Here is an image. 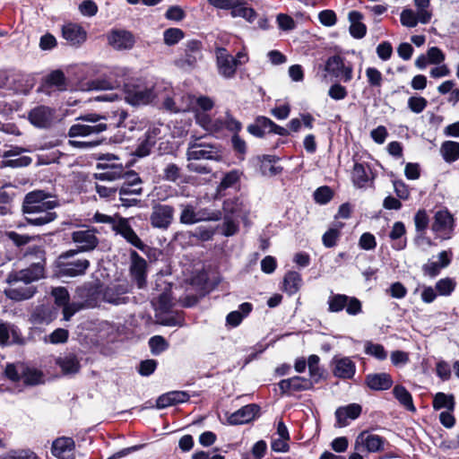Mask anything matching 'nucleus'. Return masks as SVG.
I'll use <instances>...</instances> for the list:
<instances>
[{
  "label": "nucleus",
  "instance_id": "obj_1",
  "mask_svg": "<svg viewBox=\"0 0 459 459\" xmlns=\"http://www.w3.org/2000/svg\"><path fill=\"white\" fill-rule=\"evenodd\" d=\"M28 255H35L39 261L26 269L10 273L6 279L9 286L4 290V294L13 300L31 298L36 289L30 283L44 278V251L39 246L29 247L25 253V256Z\"/></svg>",
  "mask_w": 459,
  "mask_h": 459
},
{
  "label": "nucleus",
  "instance_id": "obj_2",
  "mask_svg": "<svg viewBox=\"0 0 459 459\" xmlns=\"http://www.w3.org/2000/svg\"><path fill=\"white\" fill-rule=\"evenodd\" d=\"M223 153L221 146L207 143L202 137L192 136L187 143L186 159L188 160L187 169L199 174H209L212 169L206 165L198 164L196 161L221 160Z\"/></svg>",
  "mask_w": 459,
  "mask_h": 459
},
{
  "label": "nucleus",
  "instance_id": "obj_3",
  "mask_svg": "<svg viewBox=\"0 0 459 459\" xmlns=\"http://www.w3.org/2000/svg\"><path fill=\"white\" fill-rule=\"evenodd\" d=\"M170 90V84L164 82L150 83H126L124 86L125 100L131 106L148 105L156 99L161 100L163 91Z\"/></svg>",
  "mask_w": 459,
  "mask_h": 459
},
{
  "label": "nucleus",
  "instance_id": "obj_4",
  "mask_svg": "<svg viewBox=\"0 0 459 459\" xmlns=\"http://www.w3.org/2000/svg\"><path fill=\"white\" fill-rule=\"evenodd\" d=\"M214 101L208 96L195 97L193 99V108L195 122L198 126L210 133H217L223 129V123L221 118H214L207 112L212 109Z\"/></svg>",
  "mask_w": 459,
  "mask_h": 459
},
{
  "label": "nucleus",
  "instance_id": "obj_5",
  "mask_svg": "<svg viewBox=\"0 0 459 459\" xmlns=\"http://www.w3.org/2000/svg\"><path fill=\"white\" fill-rule=\"evenodd\" d=\"M76 254V250H69L58 256L56 266L59 276L77 277L85 274L90 267V261L86 258L75 257Z\"/></svg>",
  "mask_w": 459,
  "mask_h": 459
},
{
  "label": "nucleus",
  "instance_id": "obj_6",
  "mask_svg": "<svg viewBox=\"0 0 459 459\" xmlns=\"http://www.w3.org/2000/svg\"><path fill=\"white\" fill-rule=\"evenodd\" d=\"M76 120L82 123L74 124L69 128L68 136L71 138L99 134L107 130V124L101 122L100 115L95 113L81 116Z\"/></svg>",
  "mask_w": 459,
  "mask_h": 459
},
{
  "label": "nucleus",
  "instance_id": "obj_7",
  "mask_svg": "<svg viewBox=\"0 0 459 459\" xmlns=\"http://www.w3.org/2000/svg\"><path fill=\"white\" fill-rule=\"evenodd\" d=\"M57 202L44 191H34L26 195L22 210L25 214L37 215L39 212L54 211Z\"/></svg>",
  "mask_w": 459,
  "mask_h": 459
},
{
  "label": "nucleus",
  "instance_id": "obj_8",
  "mask_svg": "<svg viewBox=\"0 0 459 459\" xmlns=\"http://www.w3.org/2000/svg\"><path fill=\"white\" fill-rule=\"evenodd\" d=\"M28 119L33 126L39 129H50L59 121L56 108L45 105L31 108Z\"/></svg>",
  "mask_w": 459,
  "mask_h": 459
},
{
  "label": "nucleus",
  "instance_id": "obj_9",
  "mask_svg": "<svg viewBox=\"0 0 459 459\" xmlns=\"http://www.w3.org/2000/svg\"><path fill=\"white\" fill-rule=\"evenodd\" d=\"M328 311L338 313L346 308V312L351 316H356L361 313V302L355 297H349L344 294L332 293L327 300Z\"/></svg>",
  "mask_w": 459,
  "mask_h": 459
},
{
  "label": "nucleus",
  "instance_id": "obj_10",
  "mask_svg": "<svg viewBox=\"0 0 459 459\" xmlns=\"http://www.w3.org/2000/svg\"><path fill=\"white\" fill-rule=\"evenodd\" d=\"M214 52L218 74L225 79L234 78L239 61L222 47H217Z\"/></svg>",
  "mask_w": 459,
  "mask_h": 459
},
{
  "label": "nucleus",
  "instance_id": "obj_11",
  "mask_svg": "<svg viewBox=\"0 0 459 459\" xmlns=\"http://www.w3.org/2000/svg\"><path fill=\"white\" fill-rule=\"evenodd\" d=\"M454 227V217L447 209L436 212L431 230L437 238L442 240L451 238Z\"/></svg>",
  "mask_w": 459,
  "mask_h": 459
},
{
  "label": "nucleus",
  "instance_id": "obj_12",
  "mask_svg": "<svg viewBox=\"0 0 459 459\" xmlns=\"http://www.w3.org/2000/svg\"><path fill=\"white\" fill-rule=\"evenodd\" d=\"M118 158L113 154H105L99 159L98 169L105 171L95 174V178L99 180L114 181L123 175V167L117 163Z\"/></svg>",
  "mask_w": 459,
  "mask_h": 459
},
{
  "label": "nucleus",
  "instance_id": "obj_13",
  "mask_svg": "<svg viewBox=\"0 0 459 459\" xmlns=\"http://www.w3.org/2000/svg\"><path fill=\"white\" fill-rule=\"evenodd\" d=\"M171 89L167 91H163L161 94V100H163V107L165 109L173 112H186L193 108V99L192 94H174L173 97L169 96Z\"/></svg>",
  "mask_w": 459,
  "mask_h": 459
},
{
  "label": "nucleus",
  "instance_id": "obj_14",
  "mask_svg": "<svg viewBox=\"0 0 459 459\" xmlns=\"http://www.w3.org/2000/svg\"><path fill=\"white\" fill-rule=\"evenodd\" d=\"M127 71L124 67H113L105 78H99L91 80L87 82V87L83 88L85 91H106L113 90L119 85L117 81L118 77L126 76Z\"/></svg>",
  "mask_w": 459,
  "mask_h": 459
},
{
  "label": "nucleus",
  "instance_id": "obj_15",
  "mask_svg": "<svg viewBox=\"0 0 459 459\" xmlns=\"http://www.w3.org/2000/svg\"><path fill=\"white\" fill-rule=\"evenodd\" d=\"M325 70L335 78L344 82L352 79L353 67L351 65H346L344 59L338 55L328 57L325 62Z\"/></svg>",
  "mask_w": 459,
  "mask_h": 459
},
{
  "label": "nucleus",
  "instance_id": "obj_16",
  "mask_svg": "<svg viewBox=\"0 0 459 459\" xmlns=\"http://www.w3.org/2000/svg\"><path fill=\"white\" fill-rule=\"evenodd\" d=\"M71 238L77 247V252L91 251L99 243L96 230L90 228H82L73 231Z\"/></svg>",
  "mask_w": 459,
  "mask_h": 459
},
{
  "label": "nucleus",
  "instance_id": "obj_17",
  "mask_svg": "<svg viewBox=\"0 0 459 459\" xmlns=\"http://www.w3.org/2000/svg\"><path fill=\"white\" fill-rule=\"evenodd\" d=\"M174 208L168 204H156L152 207L150 221L153 228L167 230L174 218Z\"/></svg>",
  "mask_w": 459,
  "mask_h": 459
},
{
  "label": "nucleus",
  "instance_id": "obj_18",
  "mask_svg": "<svg viewBox=\"0 0 459 459\" xmlns=\"http://www.w3.org/2000/svg\"><path fill=\"white\" fill-rule=\"evenodd\" d=\"M386 440L376 434L368 431L361 432L356 438L355 449L359 450L363 446L368 453H377L385 449Z\"/></svg>",
  "mask_w": 459,
  "mask_h": 459
},
{
  "label": "nucleus",
  "instance_id": "obj_19",
  "mask_svg": "<svg viewBox=\"0 0 459 459\" xmlns=\"http://www.w3.org/2000/svg\"><path fill=\"white\" fill-rule=\"evenodd\" d=\"M113 230L121 235L128 243H130L134 247L143 250L145 245L132 229L128 219L119 217L117 218V222L114 223Z\"/></svg>",
  "mask_w": 459,
  "mask_h": 459
},
{
  "label": "nucleus",
  "instance_id": "obj_20",
  "mask_svg": "<svg viewBox=\"0 0 459 459\" xmlns=\"http://www.w3.org/2000/svg\"><path fill=\"white\" fill-rule=\"evenodd\" d=\"M315 383L313 380L299 376H295L279 382L278 386L281 394H291L301 392L313 388Z\"/></svg>",
  "mask_w": 459,
  "mask_h": 459
},
{
  "label": "nucleus",
  "instance_id": "obj_21",
  "mask_svg": "<svg viewBox=\"0 0 459 459\" xmlns=\"http://www.w3.org/2000/svg\"><path fill=\"white\" fill-rule=\"evenodd\" d=\"M109 45L116 50L133 48L135 39L132 32L126 30H113L108 36Z\"/></svg>",
  "mask_w": 459,
  "mask_h": 459
},
{
  "label": "nucleus",
  "instance_id": "obj_22",
  "mask_svg": "<svg viewBox=\"0 0 459 459\" xmlns=\"http://www.w3.org/2000/svg\"><path fill=\"white\" fill-rule=\"evenodd\" d=\"M259 410V406L255 403L245 405L235 412L230 413L227 418V421L230 425L248 423L255 419L258 414Z\"/></svg>",
  "mask_w": 459,
  "mask_h": 459
},
{
  "label": "nucleus",
  "instance_id": "obj_23",
  "mask_svg": "<svg viewBox=\"0 0 459 459\" xmlns=\"http://www.w3.org/2000/svg\"><path fill=\"white\" fill-rule=\"evenodd\" d=\"M160 129L157 126L150 127L144 134L134 151V154L140 158L145 157L151 153L152 148L160 138Z\"/></svg>",
  "mask_w": 459,
  "mask_h": 459
},
{
  "label": "nucleus",
  "instance_id": "obj_24",
  "mask_svg": "<svg viewBox=\"0 0 459 459\" xmlns=\"http://www.w3.org/2000/svg\"><path fill=\"white\" fill-rule=\"evenodd\" d=\"M74 441L71 437L56 438L52 444V454L58 459H74Z\"/></svg>",
  "mask_w": 459,
  "mask_h": 459
},
{
  "label": "nucleus",
  "instance_id": "obj_25",
  "mask_svg": "<svg viewBox=\"0 0 459 459\" xmlns=\"http://www.w3.org/2000/svg\"><path fill=\"white\" fill-rule=\"evenodd\" d=\"M62 34L64 39L71 45V46H81L85 42L87 39V32L85 30L75 23H67L63 26Z\"/></svg>",
  "mask_w": 459,
  "mask_h": 459
},
{
  "label": "nucleus",
  "instance_id": "obj_26",
  "mask_svg": "<svg viewBox=\"0 0 459 459\" xmlns=\"http://www.w3.org/2000/svg\"><path fill=\"white\" fill-rule=\"evenodd\" d=\"M130 255L132 260L130 266L131 274L136 281L137 286L143 288L146 282V261L136 251H132Z\"/></svg>",
  "mask_w": 459,
  "mask_h": 459
},
{
  "label": "nucleus",
  "instance_id": "obj_27",
  "mask_svg": "<svg viewBox=\"0 0 459 459\" xmlns=\"http://www.w3.org/2000/svg\"><path fill=\"white\" fill-rule=\"evenodd\" d=\"M127 291L125 284L109 286L103 292V299L113 305L126 304L128 301V298L125 296Z\"/></svg>",
  "mask_w": 459,
  "mask_h": 459
},
{
  "label": "nucleus",
  "instance_id": "obj_28",
  "mask_svg": "<svg viewBox=\"0 0 459 459\" xmlns=\"http://www.w3.org/2000/svg\"><path fill=\"white\" fill-rule=\"evenodd\" d=\"M362 408L358 403H351L347 406L339 407L335 411V418L339 427L348 425V420H356L359 417Z\"/></svg>",
  "mask_w": 459,
  "mask_h": 459
},
{
  "label": "nucleus",
  "instance_id": "obj_29",
  "mask_svg": "<svg viewBox=\"0 0 459 459\" xmlns=\"http://www.w3.org/2000/svg\"><path fill=\"white\" fill-rule=\"evenodd\" d=\"M366 384L371 390L385 391L393 385V379L387 373H373L366 376Z\"/></svg>",
  "mask_w": 459,
  "mask_h": 459
},
{
  "label": "nucleus",
  "instance_id": "obj_30",
  "mask_svg": "<svg viewBox=\"0 0 459 459\" xmlns=\"http://www.w3.org/2000/svg\"><path fill=\"white\" fill-rule=\"evenodd\" d=\"M333 374L340 378H351L355 375L356 366L348 357L333 359Z\"/></svg>",
  "mask_w": 459,
  "mask_h": 459
},
{
  "label": "nucleus",
  "instance_id": "obj_31",
  "mask_svg": "<svg viewBox=\"0 0 459 459\" xmlns=\"http://www.w3.org/2000/svg\"><path fill=\"white\" fill-rule=\"evenodd\" d=\"M190 395L186 392L171 391L159 396L156 401V407L158 409H164L169 406L185 403L188 401Z\"/></svg>",
  "mask_w": 459,
  "mask_h": 459
},
{
  "label": "nucleus",
  "instance_id": "obj_32",
  "mask_svg": "<svg viewBox=\"0 0 459 459\" xmlns=\"http://www.w3.org/2000/svg\"><path fill=\"white\" fill-rule=\"evenodd\" d=\"M352 182L359 188L366 187L373 180L371 169L363 163H355L351 174Z\"/></svg>",
  "mask_w": 459,
  "mask_h": 459
},
{
  "label": "nucleus",
  "instance_id": "obj_33",
  "mask_svg": "<svg viewBox=\"0 0 459 459\" xmlns=\"http://www.w3.org/2000/svg\"><path fill=\"white\" fill-rule=\"evenodd\" d=\"M56 364L65 375H74L79 372L81 368L80 360L74 353L59 356L56 359Z\"/></svg>",
  "mask_w": 459,
  "mask_h": 459
},
{
  "label": "nucleus",
  "instance_id": "obj_34",
  "mask_svg": "<svg viewBox=\"0 0 459 459\" xmlns=\"http://www.w3.org/2000/svg\"><path fill=\"white\" fill-rule=\"evenodd\" d=\"M29 152V150L21 147H13L6 152L4 157H14L13 159L6 160V165L12 168H22L29 166L31 163L32 159L29 156H19L22 152Z\"/></svg>",
  "mask_w": 459,
  "mask_h": 459
},
{
  "label": "nucleus",
  "instance_id": "obj_35",
  "mask_svg": "<svg viewBox=\"0 0 459 459\" xmlns=\"http://www.w3.org/2000/svg\"><path fill=\"white\" fill-rule=\"evenodd\" d=\"M223 215H229L235 218H240L247 215V209L243 202L237 197L228 198L223 202Z\"/></svg>",
  "mask_w": 459,
  "mask_h": 459
},
{
  "label": "nucleus",
  "instance_id": "obj_36",
  "mask_svg": "<svg viewBox=\"0 0 459 459\" xmlns=\"http://www.w3.org/2000/svg\"><path fill=\"white\" fill-rule=\"evenodd\" d=\"M351 22L350 33L355 39H362L367 33V27L361 22L363 15L358 11H351L348 15Z\"/></svg>",
  "mask_w": 459,
  "mask_h": 459
},
{
  "label": "nucleus",
  "instance_id": "obj_37",
  "mask_svg": "<svg viewBox=\"0 0 459 459\" xmlns=\"http://www.w3.org/2000/svg\"><path fill=\"white\" fill-rule=\"evenodd\" d=\"M101 122H104L109 126L121 127L124 125L126 118L127 117V112L122 108L113 109L106 112L105 115L101 116Z\"/></svg>",
  "mask_w": 459,
  "mask_h": 459
},
{
  "label": "nucleus",
  "instance_id": "obj_38",
  "mask_svg": "<svg viewBox=\"0 0 459 459\" xmlns=\"http://www.w3.org/2000/svg\"><path fill=\"white\" fill-rule=\"evenodd\" d=\"M302 283L301 275L295 271L288 272L283 279V288L289 295H293L299 291Z\"/></svg>",
  "mask_w": 459,
  "mask_h": 459
},
{
  "label": "nucleus",
  "instance_id": "obj_39",
  "mask_svg": "<svg viewBox=\"0 0 459 459\" xmlns=\"http://www.w3.org/2000/svg\"><path fill=\"white\" fill-rule=\"evenodd\" d=\"M393 394L395 399L403 405L406 410L410 411H415L416 408L413 404L412 396L409 391L403 385H397L393 389Z\"/></svg>",
  "mask_w": 459,
  "mask_h": 459
},
{
  "label": "nucleus",
  "instance_id": "obj_40",
  "mask_svg": "<svg viewBox=\"0 0 459 459\" xmlns=\"http://www.w3.org/2000/svg\"><path fill=\"white\" fill-rule=\"evenodd\" d=\"M440 153L446 162H455L459 159V143L454 141L444 142L440 147Z\"/></svg>",
  "mask_w": 459,
  "mask_h": 459
},
{
  "label": "nucleus",
  "instance_id": "obj_41",
  "mask_svg": "<svg viewBox=\"0 0 459 459\" xmlns=\"http://www.w3.org/2000/svg\"><path fill=\"white\" fill-rule=\"evenodd\" d=\"M230 13L232 17H242L248 22H253L256 17L255 10L247 6L245 0H238L237 4H234Z\"/></svg>",
  "mask_w": 459,
  "mask_h": 459
},
{
  "label": "nucleus",
  "instance_id": "obj_42",
  "mask_svg": "<svg viewBox=\"0 0 459 459\" xmlns=\"http://www.w3.org/2000/svg\"><path fill=\"white\" fill-rule=\"evenodd\" d=\"M405 226L402 221H396L393 225L392 230L389 233V237L394 241L393 247L396 250H402L406 246V241L402 239V237L405 234Z\"/></svg>",
  "mask_w": 459,
  "mask_h": 459
},
{
  "label": "nucleus",
  "instance_id": "obj_43",
  "mask_svg": "<svg viewBox=\"0 0 459 459\" xmlns=\"http://www.w3.org/2000/svg\"><path fill=\"white\" fill-rule=\"evenodd\" d=\"M56 218V213L54 211L39 212L37 215L26 214L27 221L34 226H42L53 221Z\"/></svg>",
  "mask_w": 459,
  "mask_h": 459
},
{
  "label": "nucleus",
  "instance_id": "obj_44",
  "mask_svg": "<svg viewBox=\"0 0 459 459\" xmlns=\"http://www.w3.org/2000/svg\"><path fill=\"white\" fill-rule=\"evenodd\" d=\"M179 221L182 224L192 225L197 223V210L192 204H181Z\"/></svg>",
  "mask_w": 459,
  "mask_h": 459
},
{
  "label": "nucleus",
  "instance_id": "obj_45",
  "mask_svg": "<svg viewBox=\"0 0 459 459\" xmlns=\"http://www.w3.org/2000/svg\"><path fill=\"white\" fill-rule=\"evenodd\" d=\"M455 404V397L453 394H446L441 392L436 394L433 400V408L435 410L446 409L447 411H453Z\"/></svg>",
  "mask_w": 459,
  "mask_h": 459
},
{
  "label": "nucleus",
  "instance_id": "obj_46",
  "mask_svg": "<svg viewBox=\"0 0 459 459\" xmlns=\"http://www.w3.org/2000/svg\"><path fill=\"white\" fill-rule=\"evenodd\" d=\"M43 374L40 370L29 367L24 364V374L22 375V380L25 385H36L43 383Z\"/></svg>",
  "mask_w": 459,
  "mask_h": 459
},
{
  "label": "nucleus",
  "instance_id": "obj_47",
  "mask_svg": "<svg viewBox=\"0 0 459 459\" xmlns=\"http://www.w3.org/2000/svg\"><path fill=\"white\" fill-rule=\"evenodd\" d=\"M400 22L403 26L407 28H414L420 22V16L419 11H413L410 8H405L400 14Z\"/></svg>",
  "mask_w": 459,
  "mask_h": 459
},
{
  "label": "nucleus",
  "instance_id": "obj_48",
  "mask_svg": "<svg viewBox=\"0 0 459 459\" xmlns=\"http://www.w3.org/2000/svg\"><path fill=\"white\" fill-rule=\"evenodd\" d=\"M46 84L49 87H55L58 91H64L66 89V80L64 73L60 70L51 72L46 77Z\"/></svg>",
  "mask_w": 459,
  "mask_h": 459
},
{
  "label": "nucleus",
  "instance_id": "obj_49",
  "mask_svg": "<svg viewBox=\"0 0 459 459\" xmlns=\"http://www.w3.org/2000/svg\"><path fill=\"white\" fill-rule=\"evenodd\" d=\"M364 351L367 355L374 357L378 360H385L387 358V351L385 350L384 346L370 341L365 342Z\"/></svg>",
  "mask_w": 459,
  "mask_h": 459
},
{
  "label": "nucleus",
  "instance_id": "obj_50",
  "mask_svg": "<svg viewBox=\"0 0 459 459\" xmlns=\"http://www.w3.org/2000/svg\"><path fill=\"white\" fill-rule=\"evenodd\" d=\"M319 357L317 355H310L307 359V365L308 367L309 376L314 383H317L323 376V371L319 367Z\"/></svg>",
  "mask_w": 459,
  "mask_h": 459
},
{
  "label": "nucleus",
  "instance_id": "obj_51",
  "mask_svg": "<svg viewBox=\"0 0 459 459\" xmlns=\"http://www.w3.org/2000/svg\"><path fill=\"white\" fill-rule=\"evenodd\" d=\"M455 281L446 277L437 281L435 290L441 296H449L455 288Z\"/></svg>",
  "mask_w": 459,
  "mask_h": 459
},
{
  "label": "nucleus",
  "instance_id": "obj_52",
  "mask_svg": "<svg viewBox=\"0 0 459 459\" xmlns=\"http://www.w3.org/2000/svg\"><path fill=\"white\" fill-rule=\"evenodd\" d=\"M222 234L226 237L235 235L238 231V218L223 215Z\"/></svg>",
  "mask_w": 459,
  "mask_h": 459
},
{
  "label": "nucleus",
  "instance_id": "obj_53",
  "mask_svg": "<svg viewBox=\"0 0 459 459\" xmlns=\"http://www.w3.org/2000/svg\"><path fill=\"white\" fill-rule=\"evenodd\" d=\"M183 38L184 32L178 28H169L163 32V40L168 46H173L178 43Z\"/></svg>",
  "mask_w": 459,
  "mask_h": 459
},
{
  "label": "nucleus",
  "instance_id": "obj_54",
  "mask_svg": "<svg viewBox=\"0 0 459 459\" xmlns=\"http://www.w3.org/2000/svg\"><path fill=\"white\" fill-rule=\"evenodd\" d=\"M429 0H414V4L420 16V23L427 24L430 22L432 13L429 10Z\"/></svg>",
  "mask_w": 459,
  "mask_h": 459
},
{
  "label": "nucleus",
  "instance_id": "obj_55",
  "mask_svg": "<svg viewBox=\"0 0 459 459\" xmlns=\"http://www.w3.org/2000/svg\"><path fill=\"white\" fill-rule=\"evenodd\" d=\"M221 211L202 208L197 210V222L200 221H218L221 219Z\"/></svg>",
  "mask_w": 459,
  "mask_h": 459
},
{
  "label": "nucleus",
  "instance_id": "obj_56",
  "mask_svg": "<svg viewBox=\"0 0 459 459\" xmlns=\"http://www.w3.org/2000/svg\"><path fill=\"white\" fill-rule=\"evenodd\" d=\"M181 169L175 163H169L163 169V179L177 182L181 178Z\"/></svg>",
  "mask_w": 459,
  "mask_h": 459
},
{
  "label": "nucleus",
  "instance_id": "obj_57",
  "mask_svg": "<svg viewBox=\"0 0 459 459\" xmlns=\"http://www.w3.org/2000/svg\"><path fill=\"white\" fill-rule=\"evenodd\" d=\"M23 374H24V364L23 363L8 364L5 368L6 377L13 381H19V380L22 379Z\"/></svg>",
  "mask_w": 459,
  "mask_h": 459
},
{
  "label": "nucleus",
  "instance_id": "obj_58",
  "mask_svg": "<svg viewBox=\"0 0 459 459\" xmlns=\"http://www.w3.org/2000/svg\"><path fill=\"white\" fill-rule=\"evenodd\" d=\"M149 346L152 354L159 355L168 349L169 344L162 336L155 335L149 340Z\"/></svg>",
  "mask_w": 459,
  "mask_h": 459
},
{
  "label": "nucleus",
  "instance_id": "obj_59",
  "mask_svg": "<svg viewBox=\"0 0 459 459\" xmlns=\"http://www.w3.org/2000/svg\"><path fill=\"white\" fill-rule=\"evenodd\" d=\"M428 101L423 97L412 96L408 100L409 108L416 114L421 113L427 107Z\"/></svg>",
  "mask_w": 459,
  "mask_h": 459
},
{
  "label": "nucleus",
  "instance_id": "obj_60",
  "mask_svg": "<svg viewBox=\"0 0 459 459\" xmlns=\"http://www.w3.org/2000/svg\"><path fill=\"white\" fill-rule=\"evenodd\" d=\"M366 76L368 78V82L371 87H381L383 82V75L375 67H368L366 70Z\"/></svg>",
  "mask_w": 459,
  "mask_h": 459
},
{
  "label": "nucleus",
  "instance_id": "obj_61",
  "mask_svg": "<svg viewBox=\"0 0 459 459\" xmlns=\"http://www.w3.org/2000/svg\"><path fill=\"white\" fill-rule=\"evenodd\" d=\"M333 197V192L329 186L318 187L314 193L315 201L320 204H327Z\"/></svg>",
  "mask_w": 459,
  "mask_h": 459
},
{
  "label": "nucleus",
  "instance_id": "obj_62",
  "mask_svg": "<svg viewBox=\"0 0 459 459\" xmlns=\"http://www.w3.org/2000/svg\"><path fill=\"white\" fill-rule=\"evenodd\" d=\"M51 293L57 306L62 307L69 302V293L65 287L54 288Z\"/></svg>",
  "mask_w": 459,
  "mask_h": 459
},
{
  "label": "nucleus",
  "instance_id": "obj_63",
  "mask_svg": "<svg viewBox=\"0 0 459 459\" xmlns=\"http://www.w3.org/2000/svg\"><path fill=\"white\" fill-rule=\"evenodd\" d=\"M69 336L67 330L57 328L48 336V341L52 344H60L66 342Z\"/></svg>",
  "mask_w": 459,
  "mask_h": 459
},
{
  "label": "nucleus",
  "instance_id": "obj_64",
  "mask_svg": "<svg viewBox=\"0 0 459 459\" xmlns=\"http://www.w3.org/2000/svg\"><path fill=\"white\" fill-rule=\"evenodd\" d=\"M359 246L364 250H373L377 247L376 238L369 232L363 233L359 240Z\"/></svg>",
  "mask_w": 459,
  "mask_h": 459
}]
</instances>
